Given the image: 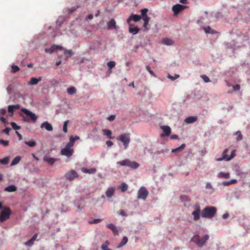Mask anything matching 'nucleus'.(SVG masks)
Returning a JSON list of instances; mask_svg holds the SVG:
<instances>
[{
  "instance_id": "1",
  "label": "nucleus",
  "mask_w": 250,
  "mask_h": 250,
  "mask_svg": "<svg viewBox=\"0 0 250 250\" xmlns=\"http://www.w3.org/2000/svg\"><path fill=\"white\" fill-rule=\"evenodd\" d=\"M231 37L233 40L230 42L225 43V44L227 48L232 50L245 46L249 44L247 33H242L240 31L232 32L231 33Z\"/></svg>"
},
{
  "instance_id": "2",
  "label": "nucleus",
  "mask_w": 250,
  "mask_h": 250,
  "mask_svg": "<svg viewBox=\"0 0 250 250\" xmlns=\"http://www.w3.org/2000/svg\"><path fill=\"white\" fill-rule=\"evenodd\" d=\"M208 234L201 235L198 232H195L190 239V242L194 243L199 248H202L209 239Z\"/></svg>"
},
{
  "instance_id": "3",
  "label": "nucleus",
  "mask_w": 250,
  "mask_h": 250,
  "mask_svg": "<svg viewBox=\"0 0 250 250\" xmlns=\"http://www.w3.org/2000/svg\"><path fill=\"white\" fill-rule=\"evenodd\" d=\"M217 212V209L213 206H207L202 211L201 216L202 218L210 219L214 216Z\"/></svg>"
},
{
  "instance_id": "4",
  "label": "nucleus",
  "mask_w": 250,
  "mask_h": 250,
  "mask_svg": "<svg viewBox=\"0 0 250 250\" xmlns=\"http://www.w3.org/2000/svg\"><path fill=\"white\" fill-rule=\"evenodd\" d=\"M21 112L24 113L25 115L24 116L22 114H20V115L23 117L24 121L26 122L32 121L33 123H35L37 121V116L29 110L26 108H22L21 109Z\"/></svg>"
},
{
  "instance_id": "5",
  "label": "nucleus",
  "mask_w": 250,
  "mask_h": 250,
  "mask_svg": "<svg viewBox=\"0 0 250 250\" xmlns=\"http://www.w3.org/2000/svg\"><path fill=\"white\" fill-rule=\"evenodd\" d=\"M119 164L122 166H127L130 168L136 169L139 167V164L135 162H132L128 159H125L117 162Z\"/></svg>"
},
{
  "instance_id": "6",
  "label": "nucleus",
  "mask_w": 250,
  "mask_h": 250,
  "mask_svg": "<svg viewBox=\"0 0 250 250\" xmlns=\"http://www.w3.org/2000/svg\"><path fill=\"white\" fill-rule=\"evenodd\" d=\"M117 139L123 143L124 149H126L130 141V134L129 133L122 134L118 137Z\"/></svg>"
},
{
  "instance_id": "7",
  "label": "nucleus",
  "mask_w": 250,
  "mask_h": 250,
  "mask_svg": "<svg viewBox=\"0 0 250 250\" xmlns=\"http://www.w3.org/2000/svg\"><path fill=\"white\" fill-rule=\"evenodd\" d=\"M12 212L8 207L4 208L0 213V222H3L9 218Z\"/></svg>"
},
{
  "instance_id": "8",
  "label": "nucleus",
  "mask_w": 250,
  "mask_h": 250,
  "mask_svg": "<svg viewBox=\"0 0 250 250\" xmlns=\"http://www.w3.org/2000/svg\"><path fill=\"white\" fill-rule=\"evenodd\" d=\"M229 151V150L228 149H225L224 151H223V153L222 154V156L220 158H216V161H221L223 160H226L227 161H230L232 158L234 157L235 156V153L234 150H232L231 152V154L230 155H229L227 154V153Z\"/></svg>"
},
{
  "instance_id": "9",
  "label": "nucleus",
  "mask_w": 250,
  "mask_h": 250,
  "mask_svg": "<svg viewBox=\"0 0 250 250\" xmlns=\"http://www.w3.org/2000/svg\"><path fill=\"white\" fill-rule=\"evenodd\" d=\"M148 195V191L146 188L145 187H141L138 191V199L146 200Z\"/></svg>"
},
{
  "instance_id": "10",
  "label": "nucleus",
  "mask_w": 250,
  "mask_h": 250,
  "mask_svg": "<svg viewBox=\"0 0 250 250\" xmlns=\"http://www.w3.org/2000/svg\"><path fill=\"white\" fill-rule=\"evenodd\" d=\"M187 8V6L180 4L174 5L172 7V11L174 13V16H177L178 14L183 11Z\"/></svg>"
},
{
  "instance_id": "11",
  "label": "nucleus",
  "mask_w": 250,
  "mask_h": 250,
  "mask_svg": "<svg viewBox=\"0 0 250 250\" xmlns=\"http://www.w3.org/2000/svg\"><path fill=\"white\" fill-rule=\"evenodd\" d=\"M194 208L195 210L192 213V214L193 216V220L197 221L200 219V214L201 213L199 205L198 204L195 205Z\"/></svg>"
},
{
  "instance_id": "12",
  "label": "nucleus",
  "mask_w": 250,
  "mask_h": 250,
  "mask_svg": "<svg viewBox=\"0 0 250 250\" xmlns=\"http://www.w3.org/2000/svg\"><path fill=\"white\" fill-rule=\"evenodd\" d=\"M74 150L71 147L67 146L66 145L61 151V154L62 155L66 156L67 157H70L72 155Z\"/></svg>"
},
{
  "instance_id": "13",
  "label": "nucleus",
  "mask_w": 250,
  "mask_h": 250,
  "mask_svg": "<svg viewBox=\"0 0 250 250\" xmlns=\"http://www.w3.org/2000/svg\"><path fill=\"white\" fill-rule=\"evenodd\" d=\"M208 13L207 11H205L204 15L200 17L199 19L198 20V23L199 24L208 23L209 19L208 16Z\"/></svg>"
},
{
  "instance_id": "14",
  "label": "nucleus",
  "mask_w": 250,
  "mask_h": 250,
  "mask_svg": "<svg viewBox=\"0 0 250 250\" xmlns=\"http://www.w3.org/2000/svg\"><path fill=\"white\" fill-rule=\"evenodd\" d=\"M78 177V174L77 172L74 170H72L68 172H67L65 174V177L67 179L69 180H72L75 178H77Z\"/></svg>"
},
{
  "instance_id": "15",
  "label": "nucleus",
  "mask_w": 250,
  "mask_h": 250,
  "mask_svg": "<svg viewBox=\"0 0 250 250\" xmlns=\"http://www.w3.org/2000/svg\"><path fill=\"white\" fill-rule=\"evenodd\" d=\"M107 228L112 230L114 235H118V229L114 224L110 223L107 225Z\"/></svg>"
},
{
  "instance_id": "16",
  "label": "nucleus",
  "mask_w": 250,
  "mask_h": 250,
  "mask_svg": "<svg viewBox=\"0 0 250 250\" xmlns=\"http://www.w3.org/2000/svg\"><path fill=\"white\" fill-rule=\"evenodd\" d=\"M237 182L236 179H232L229 181H224L222 182H218V185L219 186L223 185L224 186H228L231 184H234Z\"/></svg>"
},
{
  "instance_id": "17",
  "label": "nucleus",
  "mask_w": 250,
  "mask_h": 250,
  "mask_svg": "<svg viewBox=\"0 0 250 250\" xmlns=\"http://www.w3.org/2000/svg\"><path fill=\"white\" fill-rule=\"evenodd\" d=\"M41 128H45L46 130L49 131H51L53 130V127L52 125L47 122H44L41 125Z\"/></svg>"
},
{
  "instance_id": "18",
  "label": "nucleus",
  "mask_w": 250,
  "mask_h": 250,
  "mask_svg": "<svg viewBox=\"0 0 250 250\" xmlns=\"http://www.w3.org/2000/svg\"><path fill=\"white\" fill-rule=\"evenodd\" d=\"M115 188L114 187H111L108 188L105 192L106 196L108 198L111 197L114 193Z\"/></svg>"
},
{
  "instance_id": "19",
  "label": "nucleus",
  "mask_w": 250,
  "mask_h": 250,
  "mask_svg": "<svg viewBox=\"0 0 250 250\" xmlns=\"http://www.w3.org/2000/svg\"><path fill=\"white\" fill-rule=\"evenodd\" d=\"M141 18V17L139 15L132 14L131 16L127 19V22L129 23L131 20H132L135 22L139 21Z\"/></svg>"
},
{
  "instance_id": "20",
  "label": "nucleus",
  "mask_w": 250,
  "mask_h": 250,
  "mask_svg": "<svg viewBox=\"0 0 250 250\" xmlns=\"http://www.w3.org/2000/svg\"><path fill=\"white\" fill-rule=\"evenodd\" d=\"M20 108V106L19 104L9 105L8 107V111L9 113H11L12 115L14 110L18 109Z\"/></svg>"
},
{
  "instance_id": "21",
  "label": "nucleus",
  "mask_w": 250,
  "mask_h": 250,
  "mask_svg": "<svg viewBox=\"0 0 250 250\" xmlns=\"http://www.w3.org/2000/svg\"><path fill=\"white\" fill-rule=\"evenodd\" d=\"M202 28L206 34H213L217 33V32L212 29L209 26H208L207 27H202Z\"/></svg>"
},
{
  "instance_id": "22",
  "label": "nucleus",
  "mask_w": 250,
  "mask_h": 250,
  "mask_svg": "<svg viewBox=\"0 0 250 250\" xmlns=\"http://www.w3.org/2000/svg\"><path fill=\"white\" fill-rule=\"evenodd\" d=\"M107 27L109 29H116V21L114 19H111L107 22Z\"/></svg>"
},
{
  "instance_id": "23",
  "label": "nucleus",
  "mask_w": 250,
  "mask_h": 250,
  "mask_svg": "<svg viewBox=\"0 0 250 250\" xmlns=\"http://www.w3.org/2000/svg\"><path fill=\"white\" fill-rule=\"evenodd\" d=\"M41 80L42 77H39L38 79L33 77L31 79L30 81L28 83V84L29 85H35L37 84Z\"/></svg>"
},
{
  "instance_id": "24",
  "label": "nucleus",
  "mask_w": 250,
  "mask_h": 250,
  "mask_svg": "<svg viewBox=\"0 0 250 250\" xmlns=\"http://www.w3.org/2000/svg\"><path fill=\"white\" fill-rule=\"evenodd\" d=\"M161 129L163 130L166 136H169L171 133V129L169 126L164 125L161 126Z\"/></svg>"
},
{
  "instance_id": "25",
  "label": "nucleus",
  "mask_w": 250,
  "mask_h": 250,
  "mask_svg": "<svg viewBox=\"0 0 250 250\" xmlns=\"http://www.w3.org/2000/svg\"><path fill=\"white\" fill-rule=\"evenodd\" d=\"M17 189V187L15 185H10L6 187L4 190L8 192H12L16 191Z\"/></svg>"
},
{
  "instance_id": "26",
  "label": "nucleus",
  "mask_w": 250,
  "mask_h": 250,
  "mask_svg": "<svg viewBox=\"0 0 250 250\" xmlns=\"http://www.w3.org/2000/svg\"><path fill=\"white\" fill-rule=\"evenodd\" d=\"M103 132L104 133V135L106 136L107 137V138L110 139H112L114 138V137H112L111 136V135H112L111 131L108 129H103Z\"/></svg>"
},
{
  "instance_id": "27",
  "label": "nucleus",
  "mask_w": 250,
  "mask_h": 250,
  "mask_svg": "<svg viewBox=\"0 0 250 250\" xmlns=\"http://www.w3.org/2000/svg\"><path fill=\"white\" fill-rule=\"evenodd\" d=\"M162 42L163 44L167 45H171L174 43V41L169 38H165L163 39Z\"/></svg>"
},
{
  "instance_id": "28",
  "label": "nucleus",
  "mask_w": 250,
  "mask_h": 250,
  "mask_svg": "<svg viewBox=\"0 0 250 250\" xmlns=\"http://www.w3.org/2000/svg\"><path fill=\"white\" fill-rule=\"evenodd\" d=\"M127 241H128V239H127V237L124 236L123 238L122 241L121 242L120 244L117 246V248L118 249H119V248L122 247L123 246H124L127 243Z\"/></svg>"
},
{
  "instance_id": "29",
  "label": "nucleus",
  "mask_w": 250,
  "mask_h": 250,
  "mask_svg": "<svg viewBox=\"0 0 250 250\" xmlns=\"http://www.w3.org/2000/svg\"><path fill=\"white\" fill-rule=\"evenodd\" d=\"M82 171L84 173H86L92 174V173H94L95 172H96V169L95 168H90V169L83 168L82 169Z\"/></svg>"
},
{
  "instance_id": "30",
  "label": "nucleus",
  "mask_w": 250,
  "mask_h": 250,
  "mask_svg": "<svg viewBox=\"0 0 250 250\" xmlns=\"http://www.w3.org/2000/svg\"><path fill=\"white\" fill-rule=\"evenodd\" d=\"M110 243L108 241L106 240L104 242V244H102L101 246V249L102 250H112L108 248V246L109 245Z\"/></svg>"
},
{
  "instance_id": "31",
  "label": "nucleus",
  "mask_w": 250,
  "mask_h": 250,
  "mask_svg": "<svg viewBox=\"0 0 250 250\" xmlns=\"http://www.w3.org/2000/svg\"><path fill=\"white\" fill-rule=\"evenodd\" d=\"M139 28L137 27H132L131 25H130L129 31L130 33L133 34H137L139 31Z\"/></svg>"
},
{
  "instance_id": "32",
  "label": "nucleus",
  "mask_w": 250,
  "mask_h": 250,
  "mask_svg": "<svg viewBox=\"0 0 250 250\" xmlns=\"http://www.w3.org/2000/svg\"><path fill=\"white\" fill-rule=\"evenodd\" d=\"M186 146L185 144H183L181 146L172 150V152H178L182 151Z\"/></svg>"
},
{
  "instance_id": "33",
  "label": "nucleus",
  "mask_w": 250,
  "mask_h": 250,
  "mask_svg": "<svg viewBox=\"0 0 250 250\" xmlns=\"http://www.w3.org/2000/svg\"><path fill=\"white\" fill-rule=\"evenodd\" d=\"M119 189H121L122 192H125L128 188V186L125 183H123L118 188Z\"/></svg>"
},
{
  "instance_id": "34",
  "label": "nucleus",
  "mask_w": 250,
  "mask_h": 250,
  "mask_svg": "<svg viewBox=\"0 0 250 250\" xmlns=\"http://www.w3.org/2000/svg\"><path fill=\"white\" fill-rule=\"evenodd\" d=\"M218 176L220 178H224L225 179H228L229 177V173L220 172L218 174Z\"/></svg>"
},
{
  "instance_id": "35",
  "label": "nucleus",
  "mask_w": 250,
  "mask_h": 250,
  "mask_svg": "<svg viewBox=\"0 0 250 250\" xmlns=\"http://www.w3.org/2000/svg\"><path fill=\"white\" fill-rule=\"evenodd\" d=\"M67 92L69 95H73L76 92V89L74 86H71L67 89Z\"/></svg>"
},
{
  "instance_id": "36",
  "label": "nucleus",
  "mask_w": 250,
  "mask_h": 250,
  "mask_svg": "<svg viewBox=\"0 0 250 250\" xmlns=\"http://www.w3.org/2000/svg\"><path fill=\"white\" fill-rule=\"evenodd\" d=\"M21 158L20 156L16 157L14 159V160L12 161V162L11 164V166H15V165H17V164H18L21 160Z\"/></svg>"
},
{
  "instance_id": "37",
  "label": "nucleus",
  "mask_w": 250,
  "mask_h": 250,
  "mask_svg": "<svg viewBox=\"0 0 250 250\" xmlns=\"http://www.w3.org/2000/svg\"><path fill=\"white\" fill-rule=\"evenodd\" d=\"M197 117L196 116H188V124H192L196 122Z\"/></svg>"
},
{
  "instance_id": "38",
  "label": "nucleus",
  "mask_w": 250,
  "mask_h": 250,
  "mask_svg": "<svg viewBox=\"0 0 250 250\" xmlns=\"http://www.w3.org/2000/svg\"><path fill=\"white\" fill-rule=\"evenodd\" d=\"M234 135L237 136L236 140L237 141H241L243 139L242 135L240 131H236Z\"/></svg>"
},
{
  "instance_id": "39",
  "label": "nucleus",
  "mask_w": 250,
  "mask_h": 250,
  "mask_svg": "<svg viewBox=\"0 0 250 250\" xmlns=\"http://www.w3.org/2000/svg\"><path fill=\"white\" fill-rule=\"evenodd\" d=\"M75 143V139H73V136L70 137L69 142L66 145L67 146L72 148Z\"/></svg>"
},
{
  "instance_id": "40",
  "label": "nucleus",
  "mask_w": 250,
  "mask_h": 250,
  "mask_svg": "<svg viewBox=\"0 0 250 250\" xmlns=\"http://www.w3.org/2000/svg\"><path fill=\"white\" fill-rule=\"evenodd\" d=\"M9 161V158L6 157L2 159H0V163L3 165H7Z\"/></svg>"
},
{
  "instance_id": "41",
  "label": "nucleus",
  "mask_w": 250,
  "mask_h": 250,
  "mask_svg": "<svg viewBox=\"0 0 250 250\" xmlns=\"http://www.w3.org/2000/svg\"><path fill=\"white\" fill-rule=\"evenodd\" d=\"M45 160L50 165H53L57 160V159L52 158H45Z\"/></svg>"
},
{
  "instance_id": "42",
  "label": "nucleus",
  "mask_w": 250,
  "mask_h": 250,
  "mask_svg": "<svg viewBox=\"0 0 250 250\" xmlns=\"http://www.w3.org/2000/svg\"><path fill=\"white\" fill-rule=\"evenodd\" d=\"M25 144L30 147H33L36 145V142L34 141H26Z\"/></svg>"
},
{
  "instance_id": "43",
  "label": "nucleus",
  "mask_w": 250,
  "mask_h": 250,
  "mask_svg": "<svg viewBox=\"0 0 250 250\" xmlns=\"http://www.w3.org/2000/svg\"><path fill=\"white\" fill-rule=\"evenodd\" d=\"M116 63L114 61H109L107 63V65L110 69L115 66Z\"/></svg>"
},
{
  "instance_id": "44",
  "label": "nucleus",
  "mask_w": 250,
  "mask_h": 250,
  "mask_svg": "<svg viewBox=\"0 0 250 250\" xmlns=\"http://www.w3.org/2000/svg\"><path fill=\"white\" fill-rule=\"evenodd\" d=\"M69 121L67 120L64 122L62 130L64 133L67 132V125L68 124Z\"/></svg>"
},
{
  "instance_id": "45",
  "label": "nucleus",
  "mask_w": 250,
  "mask_h": 250,
  "mask_svg": "<svg viewBox=\"0 0 250 250\" xmlns=\"http://www.w3.org/2000/svg\"><path fill=\"white\" fill-rule=\"evenodd\" d=\"M19 67L17 65H13L11 66V71L13 73L17 72L19 71Z\"/></svg>"
},
{
  "instance_id": "46",
  "label": "nucleus",
  "mask_w": 250,
  "mask_h": 250,
  "mask_svg": "<svg viewBox=\"0 0 250 250\" xmlns=\"http://www.w3.org/2000/svg\"><path fill=\"white\" fill-rule=\"evenodd\" d=\"M143 19L144 21V26L146 27L149 22V18L147 16H146L143 17Z\"/></svg>"
},
{
  "instance_id": "47",
  "label": "nucleus",
  "mask_w": 250,
  "mask_h": 250,
  "mask_svg": "<svg viewBox=\"0 0 250 250\" xmlns=\"http://www.w3.org/2000/svg\"><path fill=\"white\" fill-rule=\"evenodd\" d=\"M201 77L202 78L203 80L204 81V82L206 83L210 82L209 78L206 75H202L201 76Z\"/></svg>"
},
{
  "instance_id": "48",
  "label": "nucleus",
  "mask_w": 250,
  "mask_h": 250,
  "mask_svg": "<svg viewBox=\"0 0 250 250\" xmlns=\"http://www.w3.org/2000/svg\"><path fill=\"white\" fill-rule=\"evenodd\" d=\"M167 77L168 79H170L171 80L174 81V80H176V79L178 78L179 77V75L178 74H175L174 76H172L170 75V74H168Z\"/></svg>"
},
{
  "instance_id": "49",
  "label": "nucleus",
  "mask_w": 250,
  "mask_h": 250,
  "mask_svg": "<svg viewBox=\"0 0 250 250\" xmlns=\"http://www.w3.org/2000/svg\"><path fill=\"white\" fill-rule=\"evenodd\" d=\"M11 125L12 127V128L15 130H19L21 128V127L19 125H18L15 123L12 122L11 123Z\"/></svg>"
},
{
  "instance_id": "50",
  "label": "nucleus",
  "mask_w": 250,
  "mask_h": 250,
  "mask_svg": "<svg viewBox=\"0 0 250 250\" xmlns=\"http://www.w3.org/2000/svg\"><path fill=\"white\" fill-rule=\"evenodd\" d=\"M180 200L184 203V205L186 206L185 202L188 200V197L186 195H181L180 196Z\"/></svg>"
},
{
  "instance_id": "51",
  "label": "nucleus",
  "mask_w": 250,
  "mask_h": 250,
  "mask_svg": "<svg viewBox=\"0 0 250 250\" xmlns=\"http://www.w3.org/2000/svg\"><path fill=\"white\" fill-rule=\"evenodd\" d=\"M55 51V49L53 47V46H52L50 48H46L45 49V52L46 53H49L50 54H51Z\"/></svg>"
},
{
  "instance_id": "52",
  "label": "nucleus",
  "mask_w": 250,
  "mask_h": 250,
  "mask_svg": "<svg viewBox=\"0 0 250 250\" xmlns=\"http://www.w3.org/2000/svg\"><path fill=\"white\" fill-rule=\"evenodd\" d=\"M148 11V9L146 8H144L142 9L141 10V15L143 17L147 16L146 13Z\"/></svg>"
},
{
  "instance_id": "53",
  "label": "nucleus",
  "mask_w": 250,
  "mask_h": 250,
  "mask_svg": "<svg viewBox=\"0 0 250 250\" xmlns=\"http://www.w3.org/2000/svg\"><path fill=\"white\" fill-rule=\"evenodd\" d=\"M214 17L217 19H221L223 17L222 14L220 12L216 13L214 15Z\"/></svg>"
},
{
  "instance_id": "54",
  "label": "nucleus",
  "mask_w": 250,
  "mask_h": 250,
  "mask_svg": "<svg viewBox=\"0 0 250 250\" xmlns=\"http://www.w3.org/2000/svg\"><path fill=\"white\" fill-rule=\"evenodd\" d=\"M0 144L4 146H7L9 145L8 141H5L3 140H0Z\"/></svg>"
},
{
  "instance_id": "55",
  "label": "nucleus",
  "mask_w": 250,
  "mask_h": 250,
  "mask_svg": "<svg viewBox=\"0 0 250 250\" xmlns=\"http://www.w3.org/2000/svg\"><path fill=\"white\" fill-rule=\"evenodd\" d=\"M206 188H207V189H210L212 190V191H213L214 190V188H213L212 185L209 183H207V184L206 185Z\"/></svg>"
},
{
  "instance_id": "56",
  "label": "nucleus",
  "mask_w": 250,
  "mask_h": 250,
  "mask_svg": "<svg viewBox=\"0 0 250 250\" xmlns=\"http://www.w3.org/2000/svg\"><path fill=\"white\" fill-rule=\"evenodd\" d=\"M146 70L149 72V73L153 76L156 77L155 74L154 73V72L151 70L150 67L149 66H146Z\"/></svg>"
},
{
  "instance_id": "57",
  "label": "nucleus",
  "mask_w": 250,
  "mask_h": 250,
  "mask_svg": "<svg viewBox=\"0 0 250 250\" xmlns=\"http://www.w3.org/2000/svg\"><path fill=\"white\" fill-rule=\"evenodd\" d=\"M102 221L101 219H95L89 222L90 224H97Z\"/></svg>"
},
{
  "instance_id": "58",
  "label": "nucleus",
  "mask_w": 250,
  "mask_h": 250,
  "mask_svg": "<svg viewBox=\"0 0 250 250\" xmlns=\"http://www.w3.org/2000/svg\"><path fill=\"white\" fill-rule=\"evenodd\" d=\"M115 115H111L107 118L108 120H109V121H113L115 120Z\"/></svg>"
},
{
  "instance_id": "59",
  "label": "nucleus",
  "mask_w": 250,
  "mask_h": 250,
  "mask_svg": "<svg viewBox=\"0 0 250 250\" xmlns=\"http://www.w3.org/2000/svg\"><path fill=\"white\" fill-rule=\"evenodd\" d=\"M240 88V86L239 84H236L235 85L233 86V91H237L239 90Z\"/></svg>"
},
{
  "instance_id": "60",
  "label": "nucleus",
  "mask_w": 250,
  "mask_h": 250,
  "mask_svg": "<svg viewBox=\"0 0 250 250\" xmlns=\"http://www.w3.org/2000/svg\"><path fill=\"white\" fill-rule=\"evenodd\" d=\"M0 120L4 124H7V122L5 118L3 116L0 117Z\"/></svg>"
},
{
  "instance_id": "61",
  "label": "nucleus",
  "mask_w": 250,
  "mask_h": 250,
  "mask_svg": "<svg viewBox=\"0 0 250 250\" xmlns=\"http://www.w3.org/2000/svg\"><path fill=\"white\" fill-rule=\"evenodd\" d=\"M10 130H11L10 128L6 127V128L3 130V132H4L5 133H6V134L8 135Z\"/></svg>"
},
{
  "instance_id": "62",
  "label": "nucleus",
  "mask_w": 250,
  "mask_h": 250,
  "mask_svg": "<svg viewBox=\"0 0 250 250\" xmlns=\"http://www.w3.org/2000/svg\"><path fill=\"white\" fill-rule=\"evenodd\" d=\"M64 53L65 54H69L72 55V51L71 50H65L64 52Z\"/></svg>"
},
{
  "instance_id": "63",
  "label": "nucleus",
  "mask_w": 250,
  "mask_h": 250,
  "mask_svg": "<svg viewBox=\"0 0 250 250\" xmlns=\"http://www.w3.org/2000/svg\"><path fill=\"white\" fill-rule=\"evenodd\" d=\"M37 238V234H35L33 235V236L30 239V241H32V242H34V241L36 240V239Z\"/></svg>"
},
{
  "instance_id": "64",
  "label": "nucleus",
  "mask_w": 250,
  "mask_h": 250,
  "mask_svg": "<svg viewBox=\"0 0 250 250\" xmlns=\"http://www.w3.org/2000/svg\"><path fill=\"white\" fill-rule=\"evenodd\" d=\"M106 144L108 146H111L113 145V143L111 141H107L106 142Z\"/></svg>"
}]
</instances>
